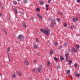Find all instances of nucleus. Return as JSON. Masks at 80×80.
Segmentation results:
<instances>
[{
	"instance_id": "1",
	"label": "nucleus",
	"mask_w": 80,
	"mask_h": 80,
	"mask_svg": "<svg viewBox=\"0 0 80 80\" xmlns=\"http://www.w3.org/2000/svg\"><path fill=\"white\" fill-rule=\"evenodd\" d=\"M40 31L42 33H43L45 35H49L50 33V29L48 28H44V29H41Z\"/></svg>"
},
{
	"instance_id": "2",
	"label": "nucleus",
	"mask_w": 80,
	"mask_h": 80,
	"mask_svg": "<svg viewBox=\"0 0 80 80\" xmlns=\"http://www.w3.org/2000/svg\"><path fill=\"white\" fill-rule=\"evenodd\" d=\"M17 39L19 42H22L24 40V37L22 35H19L17 37Z\"/></svg>"
},
{
	"instance_id": "3",
	"label": "nucleus",
	"mask_w": 80,
	"mask_h": 80,
	"mask_svg": "<svg viewBox=\"0 0 80 80\" xmlns=\"http://www.w3.org/2000/svg\"><path fill=\"white\" fill-rule=\"evenodd\" d=\"M72 22L74 23L75 22H78V18L77 17L76 18V19H75V18L73 17L72 19Z\"/></svg>"
},
{
	"instance_id": "4",
	"label": "nucleus",
	"mask_w": 80,
	"mask_h": 80,
	"mask_svg": "<svg viewBox=\"0 0 80 80\" xmlns=\"http://www.w3.org/2000/svg\"><path fill=\"white\" fill-rule=\"evenodd\" d=\"M72 51H73V52H77V49L73 47H72Z\"/></svg>"
},
{
	"instance_id": "5",
	"label": "nucleus",
	"mask_w": 80,
	"mask_h": 80,
	"mask_svg": "<svg viewBox=\"0 0 80 80\" xmlns=\"http://www.w3.org/2000/svg\"><path fill=\"white\" fill-rule=\"evenodd\" d=\"M23 62L24 63H26V65H27V66L29 65V62H28V60H24Z\"/></svg>"
},
{
	"instance_id": "6",
	"label": "nucleus",
	"mask_w": 80,
	"mask_h": 80,
	"mask_svg": "<svg viewBox=\"0 0 80 80\" xmlns=\"http://www.w3.org/2000/svg\"><path fill=\"white\" fill-rule=\"evenodd\" d=\"M22 24L24 28H27V25L26 24V23L24 22L22 23Z\"/></svg>"
},
{
	"instance_id": "7",
	"label": "nucleus",
	"mask_w": 80,
	"mask_h": 80,
	"mask_svg": "<svg viewBox=\"0 0 80 80\" xmlns=\"http://www.w3.org/2000/svg\"><path fill=\"white\" fill-rule=\"evenodd\" d=\"M17 73L18 75L19 76H22V73H21V72L19 71L17 72Z\"/></svg>"
},
{
	"instance_id": "8",
	"label": "nucleus",
	"mask_w": 80,
	"mask_h": 80,
	"mask_svg": "<svg viewBox=\"0 0 80 80\" xmlns=\"http://www.w3.org/2000/svg\"><path fill=\"white\" fill-rule=\"evenodd\" d=\"M37 16L38 17V18H39V19H40L41 20H42V17L41 15H40L39 14H37Z\"/></svg>"
},
{
	"instance_id": "9",
	"label": "nucleus",
	"mask_w": 80,
	"mask_h": 80,
	"mask_svg": "<svg viewBox=\"0 0 80 80\" xmlns=\"http://www.w3.org/2000/svg\"><path fill=\"white\" fill-rule=\"evenodd\" d=\"M60 57L61 61H63V60H64V58H63L62 56H60Z\"/></svg>"
},
{
	"instance_id": "10",
	"label": "nucleus",
	"mask_w": 80,
	"mask_h": 80,
	"mask_svg": "<svg viewBox=\"0 0 80 80\" xmlns=\"http://www.w3.org/2000/svg\"><path fill=\"white\" fill-rule=\"evenodd\" d=\"M33 47L35 49H37L38 48V45H37L34 46Z\"/></svg>"
},
{
	"instance_id": "11",
	"label": "nucleus",
	"mask_w": 80,
	"mask_h": 80,
	"mask_svg": "<svg viewBox=\"0 0 80 80\" xmlns=\"http://www.w3.org/2000/svg\"><path fill=\"white\" fill-rule=\"evenodd\" d=\"M72 63V60H70L69 61V65H70V66H71V64Z\"/></svg>"
},
{
	"instance_id": "12",
	"label": "nucleus",
	"mask_w": 80,
	"mask_h": 80,
	"mask_svg": "<svg viewBox=\"0 0 80 80\" xmlns=\"http://www.w3.org/2000/svg\"><path fill=\"white\" fill-rule=\"evenodd\" d=\"M10 47L8 48L7 51V52L6 53H8L9 52H10Z\"/></svg>"
},
{
	"instance_id": "13",
	"label": "nucleus",
	"mask_w": 80,
	"mask_h": 80,
	"mask_svg": "<svg viewBox=\"0 0 80 80\" xmlns=\"http://www.w3.org/2000/svg\"><path fill=\"white\" fill-rule=\"evenodd\" d=\"M50 62L49 61H48L47 62V66H50L51 65Z\"/></svg>"
},
{
	"instance_id": "14",
	"label": "nucleus",
	"mask_w": 80,
	"mask_h": 80,
	"mask_svg": "<svg viewBox=\"0 0 80 80\" xmlns=\"http://www.w3.org/2000/svg\"><path fill=\"white\" fill-rule=\"evenodd\" d=\"M66 73L67 74H70V71L69 70H68L67 71Z\"/></svg>"
},
{
	"instance_id": "15",
	"label": "nucleus",
	"mask_w": 80,
	"mask_h": 80,
	"mask_svg": "<svg viewBox=\"0 0 80 80\" xmlns=\"http://www.w3.org/2000/svg\"><path fill=\"white\" fill-rule=\"evenodd\" d=\"M13 4L14 5H17V2L16 1H13Z\"/></svg>"
},
{
	"instance_id": "16",
	"label": "nucleus",
	"mask_w": 80,
	"mask_h": 80,
	"mask_svg": "<svg viewBox=\"0 0 80 80\" xmlns=\"http://www.w3.org/2000/svg\"><path fill=\"white\" fill-rule=\"evenodd\" d=\"M50 55H53V50H51L50 52Z\"/></svg>"
},
{
	"instance_id": "17",
	"label": "nucleus",
	"mask_w": 80,
	"mask_h": 80,
	"mask_svg": "<svg viewBox=\"0 0 80 80\" xmlns=\"http://www.w3.org/2000/svg\"><path fill=\"white\" fill-rule=\"evenodd\" d=\"M23 2L24 3H28V1L27 0H23Z\"/></svg>"
},
{
	"instance_id": "18",
	"label": "nucleus",
	"mask_w": 80,
	"mask_h": 80,
	"mask_svg": "<svg viewBox=\"0 0 80 80\" xmlns=\"http://www.w3.org/2000/svg\"><path fill=\"white\" fill-rule=\"evenodd\" d=\"M14 11L16 14H18V12H17V9H16V8H14Z\"/></svg>"
},
{
	"instance_id": "19",
	"label": "nucleus",
	"mask_w": 80,
	"mask_h": 80,
	"mask_svg": "<svg viewBox=\"0 0 80 80\" xmlns=\"http://www.w3.org/2000/svg\"><path fill=\"white\" fill-rule=\"evenodd\" d=\"M38 71L39 73H40L41 71V68H38Z\"/></svg>"
},
{
	"instance_id": "20",
	"label": "nucleus",
	"mask_w": 80,
	"mask_h": 80,
	"mask_svg": "<svg viewBox=\"0 0 80 80\" xmlns=\"http://www.w3.org/2000/svg\"><path fill=\"white\" fill-rule=\"evenodd\" d=\"M66 57V61L67 62H68V56H65Z\"/></svg>"
},
{
	"instance_id": "21",
	"label": "nucleus",
	"mask_w": 80,
	"mask_h": 80,
	"mask_svg": "<svg viewBox=\"0 0 80 80\" xmlns=\"http://www.w3.org/2000/svg\"><path fill=\"white\" fill-rule=\"evenodd\" d=\"M54 23H53V22H52L51 24V26L52 27H54Z\"/></svg>"
},
{
	"instance_id": "22",
	"label": "nucleus",
	"mask_w": 80,
	"mask_h": 80,
	"mask_svg": "<svg viewBox=\"0 0 80 80\" xmlns=\"http://www.w3.org/2000/svg\"><path fill=\"white\" fill-rule=\"evenodd\" d=\"M19 13H20V15H23L24 14L23 13V12H20Z\"/></svg>"
},
{
	"instance_id": "23",
	"label": "nucleus",
	"mask_w": 80,
	"mask_h": 80,
	"mask_svg": "<svg viewBox=\"0 0 80 80\" xmlns=\"http://www.w3.org/2000/svg\"><path fill=\"white\" fill-rule=\"evenodd\" d=\"M40 3L41 5H43V4L44 3L42 1H41L40 2Z\"/></svg>"
},
{
	"instance_id": "24",
	"label": "nucleus",
	"mask_w": 80,
	"mask_h": 80,
	"mask_svg": "<svg viewBox=\"0 0 80 80\" xmlns=\"http://www.w3.org/2000/svg\"><path fill=\"white\" fill-rule=\"evenodd\" d=\"M66 53H67L65 54V56H68V55H69V53H68V52L67 51L66 52Z\"/></svg>"
},
{
	"instance_id": "25",
	"label": "nucleus",
	"mask_w": 80,
	"mask_h": 80,
	"mask_svg": "<svg viewBox=\"0 0 80 80\" xmlns=\"http://www.w3.org/2000/svg\"><path fill=\"white\" fill-rule=\"evenodd\" d=\"M62 48V46H60L58 47V49H59V50H61Z\"/></svg>"
},
{
	"instance_id": "26",
	"label": "nucleus",
	"mask_w": 80,
	"mask_h": 80,
	"mask_svg": "<svg viewBox=\"0 0 80 80\" xmlns=\"http://www.w3.org/2000/svg\"><path fill=\"white\" fill-rule=\"evenodd\" d=\"M78 66V64H77V63H75L74 65V67L75 68H76V67H77V66Z\"/></svg>"
},
{
	"instance_id": "27",
	"label": "nucleus",
	"mask_w": 80,
	"mask_h": 80,
	"mask_svg": "<svg viewBox=\"0 0 80 80\" xmlns=\"http://www.w3.org/2000/svg\"><path fill=\"white\" fill-rule=\"evenodd\" d=\"M12 77H13V78H15L16 77V75L15 74H13L12 75Z\"/></svg>"
},
{
	"instance_id": "28",
	"label": "nucleus",
	"mask_w": 80,
	"mask_h": 80,
	"mask_svg": "<svg viewBox=\"0 0 80 80\" xmlns=\"http://www.w3.org/2000/svg\"><path fill=\"white\" fill-rule=\"evenodd\" d=\"M64 27H67V24L66 23H64L63 24Z\"/></svg>"
},
{
	"instance_id": "29",
	"label": "nucleus",
	"mask_w": 80,
	"mask_h": 80,
	"mask_svg": "<svg viewBox=\"0 0 80 80\" xmlns=\"http://www.w3.org/2000/svg\"><path fill=\"white\" fill-rule=\"evenodd\" d=\"M36 10L37 12H39V11L40 10V8H36Z\"/></svg>"
},
{
	"instance_id": "30",
	"label": "nucleus",
	"mask_w": 80,
	"mask_h": 80,
	"mask_svg": "<svg viewBox=\"0 0 80 80\" xmlns=\"http://www.w3.org/2000/svg\"><path fill=\"white\" fill-rule=\"evenodd\" d=\"M54 44L55 46H57V42H56V41L54 42Z\"/></svg>"
},
{
	"instance_id": "31",
	"label": "nucleus",
	"mask_w": 80,
	"mask_h": 80,
	"mask_svg": "<svg viewBox=\"0 0 80 80\" xmlns=\"http://www.w3.org/2000/svg\"><path fill=\"white\" fill-rule=\"evenodd\" d=\"M48 5L46 4V10H48Z\"/></svg>"
},
{
	"instance_id": "32",
	"label": "nucleus",
	"mask_w": 80,
	"mask_h": 80,
	"mask_svg": "<svg viewBox=\"0 0 80 80\" xmlns=\"http://www.w3.org/2000/svg\"><path fill=\"white\" fill-rule=\"evenodd\" d=\"M75 46L77 47V48H78V49L80 47V46L79 45H76Z\"/></svg>"
},
{
	"instance_id": "33",
	"label": "nucleus",
	"mask_w": 80,
	"mask_h": 80,
	"mask_svg": "<svg viewBox=\"0 0 80 80\" xmlns=\"http://www.w3.org/2000/svg\"><path fill=\"white\" fill-rule=\"evenodd\" d=\"M52 2V0H48V3L49 4L50 3V2Z\"/></svg>"
},
{
	"instance_id": "34",
	"label": "nucleus",
	"mask_w": 80,
	"mask_h": 80,
	"mask_svg": "<svg viewBox=\"0 0 80 80\" xmlns=\"http://www.w3.org/2000/svg\"><path fill=\"white\" fill-rule=\"evenodd\" d=\"M54 59L55 61H57L58 60V58H57L55 57L54 58Z\"/></svg>"
},
{
	"instance_id": "35",
	"label": "nucleus",
	"mask_w": 80,
	"mask_h": 80,
	"mask_svg": "<svg viewBox=\"0 0 80 80\" xmlns=\"http://www.w3.org/2000/svg\"><path fill=\"white\" fill-rule=\"evenodd\" d=\"M32 71L33 72H36V70H35V69H32Z\"/></svg>"
},
{
	"instance_id": "36",
	"label": "nucleus",
	"mask_w": 80,
	"mask_h": 80,
	"mask_svg": "<svg viewBox=\"0 0 80 80\" xmlns=\"http://www.w3.org/2000/svg\"><path fill=\"white\" fill-rule=\"evenodd\" d=\"M57 20L58 21V22H60V19L59 18L57 19Z\"/></svg>"
},
{
	"instance_id": "37",
	"label": "nucleus",
	"mask_w": 80,
	"mask_h": 80,
	"mask_svg": "<svg viewBox=\"0 0 80 80\" xmlns=\"http://www.w3.org/2000/svg\"><path fill=\"white\" fill-rule=\"evenodd\" d=\"M36 41L37 42H39V41L38 40V38H36Z\"/></svg>"
},
{
	"instance_id": "38",
	"label": "nucleus",
	"mask_w": 80,
	"mask_h": 80,
	"mask_svg": "<svg viewBox=\"0 0 80 80\" xmlns=\"http://www.w3.org/2000/svg\"><path fill=\"white\" fill-rule=\"evenodd\" d=\"M48 20L49 21H51V20H52V18H49Z\"/></svg>"
},
{
	"instance_id": "39",
	"label": "nucleus",
	"mask_w": 80,
	"mask_h": 80,
	"mask_svg": "<svg viewBox=\"0 0 80 80\" xmlns=\"http://www.w3.org/2000/svg\"><path fill=\"white\" fill-rule=\"evenodd\" d=\"M31 18L32 20H34V18L33 17V16H31Z\"/></svg>"
},
{
	"instance_id": "40",
	"label": "nucleus",
	"mask_w": 80,
	"mask_h": 80,
	"mask_svg": "<svg viewBox=\"0 0 80 80\" xmlns=\"http://www.w3.org/2000/svg\"><path fill=\"white\" fill-rule=\"evenodd\" d=\"M34 63H37V61L36 60H34Z\"/></svg>"
},
{
	"instance_id": "41",
	"label": "nucleus",
	"mask_w": 80,
	"mask_h": 80,
	"mask_svg": "<svg viewBox=\"0 0 80 80\" xmlns=\"http://www.w3.org/2000/svg\"><path fill=\"white\" fill-rule=\"evenodd\" d=\"M76 76H77V77H80V75L79 74H77Z\"/></svg>"
},
{
	"instance_id": "42",
	"label": "nucleus",
	"mask_w": 80,
	"mask_h": 80,
	"mask_svg": "<svg viewBox=\"0 0 80 80\" xmlns=\"http://www.w3.org/2000/svg\"><path fill=\"white\" fill-rule=\"evenodd\" d=\"M69 28L70 29H72V26H69Z\"/></svg>"
},
{
	"instance_id": "43",
	"label": "nucleus",
	"mask_w": 80,
	"mask_h": 80,
	"mask_svg": "<svg viewBox=\"0 0 80 80\" xmlns=\"http://www.w3.org/2000/svg\"><path fill=\"white\" fill-rule=\"evenodd\" d=\"M61 12L60 11H58L57 12V13H60Z\"/></svg>"
},
{
	"instance_id": "44",
	"label": "nucleus",
	"mask_w": 80,
	"mask_h": 80,
	"mask_svg": "<svg viewBox=\"0 0 80 80\" xmlns=\"http://www.w3.org/2000/svg\"><path fill=\"white\" fill-rule=\"evenodd\" d=\"M3 32H5V33H6L7 32L6 30H5V29H3Z\"/></svg>"
},
{
	"instance_id": "45",
	"label": "nucleus",
	"mask_w": 80,
	"mask_h": 80,
	"mask_svg": "<svg viewBox=\"0 0 80 80\" xmlns=\"http://www.w3.org/2000/svg\"><path fill=\"white\" fill-rule=\"evenodd\" d=\"M2 3H1V2H0V8L2 7Z\"/></svg>"
},
{
	"instance_id": "46",
	"label": "nucleus",
	"mask_w": 80,
	"mask_h": 80,
	"mask_svg": "<svg viewBox=\"0 0 80 80\" xmlns=\"http://www.w3.org/2000/svg\"><path fill=\"white\" fill-rule=\"evenodd\" d=\"M39 67L40 68H42V65H40L39 66Z\"/></svg>"
},
{
	"instance_id": "47",
	"label": "nucleus",
	"mask_w": 80,
	"mask_h": 80,
	"mask_svg": "<svg viewBox=\"0 0 80 80\" xmlns=\"http://www.w3.org/2000/svg\"><path fill=\"white\" fill-rule=\"evenodd\" d=\"M64 45H65V46H67V44L66 43H64Z\"/></svg>"
},
{
	"instance_id": "48",
	"label": "nucleus",
	"mask_w": 80,
	"mask_h": 80,
	"mask_svg": "<svg viewBox=\"0 0 80 80\" xmlns=\"http://www.w3.org/2000/svg\"><path fill=\"white\" fill-rule=\"evenodd\" d=\"M2 14L0 13V16L2 17Z\"/></svg>"
},
{
	"instance_id": "49",
	"label": "nucleus",
	"mask_w": 80,
	"mask_h": 80,
	"mask_svg": "<svg viewBox=\"0 0 80 80\" xmlns=\"http://www.w3.org/2000/svg\"><path fill=\"white\" fill-rule=\"evenodd\" d=\"M68 76L69 77H70V78H72V76L69 75V76Z\"/></svg>"
},
{
	"instance_id": "50",
	"label": "nucleus",
	"mask_w": 80,
	"mask_h": 80,
	"mask_svg": "<svg viewBox=\"0 0 80 80\" xmlns=\"http://www.w3.org/2000/svg\"><path fill=\"white\" fill-rule=\"evenodd\" d=\"M60 14L61 15H63V13L60 12Z\"/></svg>"
},
{
	"instance_id": "51",
	"label": "nucleus",
	"mask_w": 80,
	"mask_h": 80,
	"mask_svg": "<svg viewBox=\"0 0 80 80\" xmlns=\"http://www.w3.org/2000/svg\"><path fill=\"white\" fill-rule=\"evenodd\" d=\"M78 2H80V0H77Z\"/></svg>"
},
{
	"instance_id": "52",
	"label": "nucleus",
	"mask_w": 80,
	"mask_h": 80,
	"mask_svg": "<svg viewBox=\"0 0 80 80\" xmlns=\"http://www.w3.org/2000/svg\"><path fill=\"white\" fill-rule=\"evenodd\" d=\"M36 54L37 55H40L39 53H37Z\"/></svg>"
},
{
	"instance_id": "53",
	"label": "nucleus",
	"mask_w": 80,
	"mask_h": 80,
	"mask_svg": "<svg viewBox=\"0 0 80 80\" xmlns=\"http://www.w3.org/2000/svg\"><path fill=\"white\" fill-rule=\"evenodd\" d=\"M68 51L69 52H70V49H68Z\"/></svg>"
},
{
	"instance_id": "54",
	"label": "nucleus",
	"mask_w": 80,
	"mask_h": 80,
	"mask_svg": "<svg viewBox=\"0 0 80 80\" xmlns=\"http://www.w3.org/2000/svg\"><path fill=\"white\" fill-rule=\"evenodd\" d=\"M30 78L31 80H32V77H30Z\"/></svg>"
},
{
	"instance_id": "55",
	"label": "nucleus",
	"mask_w": 80,
	"mask_h": 80,
	"mask_svg": "<svg viewBox=\"0 0 80 80\" xmlns=\"http://www.w3.org/2000/svg\"><path fill=\"white\" fill-rule=\"evenodd\" d=\"M1 8H2V9H3V7H1Z\"/></svg>"
},
{
	"instance_id": "56",
	"label": "nucleus",
	"mask_w": 80,
	"mask_h": 80,
	"mask_svg": "<svg viewBox=\"0 0 80 80\" xmlns=\"http://www.w3.org/2000/svg\"><path fill=\"white\" fill-rule=\"evenodd\" d=\"M0 75L1 76V77H2V74H1L0 73Z\"/></svg>"
},
{
	"instance_id": "57",
	"label": "nucleus",
	"mask_w": 80,
	"mask_h": 80,
	"mask_svg": "<svg viewBox=\"0 0 80 80\" xmlns=\"http://www.w3.org/2000/svg\"><path fill=\"white\" fill-rule=\"evenodd\" d=\"M79 32H80V34H79V36H80V30H79Z\"/></svg>"
},
{
	"instance_id": "58",
	"label": "nucleus",
	"mask_w": 80,
	"mask_h": 80,
	"mask_svg": "<svg viewBox=\"0 0 80 80\" xmlns=\"http://www.w3.org/2000/svg\"><path fill=\"white\" fill-rule=\"evenodd\" d=\"M57 68H60V67L59 66H58L57 67Z\"/></svg>"
},
{
	"instance_id": "59",
	"label": "nucleus",
	"mask_w": 80,
	"mask_h": 80,
	"mask_svg": "<svg viewBox=\"0 0 80 80\" xmlns=\"http://www.w3.org/2000/svg\"><path fill=\"white\" fill-rule=\"evenodd\" d=\"M46 80H49V79L48 78H47Z\"/></svg>"
},
{
	"instance_id": "60",
	"label": "nucleus",
	"mask_w": 80,
	"mask_h": 80,
	"mask_svg": "<svg viewBox=\"0 0 80 80\" xmlns=\"http://www.w3.org/2000/svg\"><path fill=\"white\" fill-rule=\"evenodd\" d=\"M20 3L21 4H22V2H20Z\"/></svg>"
},
{
	"instance_id": "61",
	"label": "nucleus",
	"mask_w": 80,
	"mask_h": 80,
	"mask_svg": "<svg viewBox=\"0 0 80 80\" xmlns=\"http://www.w3.org/2000/svg\"><path fill=\"white\" fill-rule=\"evenodd\" d=\"M18 1H21V0H18Z\"/></svg>"
},
{
	"instance_id": "62",
	"label": "nucleus",
	"mask_w": 80,
	"mask_h": 80,
	"mask_svg": "<svg viewBox=\"0 0 80 80\" xmlns=\"http://www.w3.org/2000/svg\"><path fill=\"white\" fill-rule=\"evenodd\" d=\"M6 35H7V32H6Z\"/></svg>"
},
{
	"instance_id": "63",
	"label": "nucleus",
	"mask_w": 80,
	"mask_h": 80,
	"mask_svg": "<svg viewBox=\"0 0 80 80\" xmlns=\"http://www.w3.org/2000/svg\"><path fill=\"white\" fill-rule=\"evenodd\" d=\"M8 59H9V61H10V58H8Z\"/></svg>"
},
{
	"instance_id": "64",
	"label": "nucleus",
	"mask_w": 80,
	"mask_h": 80,
	"mask_svg": "<svg viewBox=\"0 0 80 80\" xmlns=\"http://www.w3.org/2000/svg\"><path fill=\"white\" fill-rule=\"evenodd\" d=\"M8 59H9V61H10V58H8Z\"/></svg>"
}]
</instances>
